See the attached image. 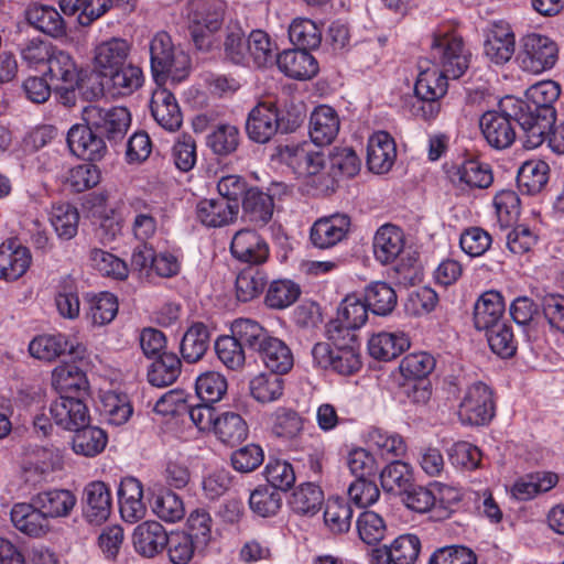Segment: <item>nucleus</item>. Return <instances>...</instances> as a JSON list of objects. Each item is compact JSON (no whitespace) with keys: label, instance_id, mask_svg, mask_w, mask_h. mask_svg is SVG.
I'll use <instances>...</instances> for the list:
<instances>
[{"label":"nucleus","instance_id":"obj_46","mask_svg":"<svg viewBox=\"0 0 564 564\" xmlns=\"http://www.w3.org/2000/svg\"><path fill=\"white\" fill-rule=\"evenodd\" d=\"M209 346V332L203 323H194L183 335L181 355L189 364L203 358Z\"/></svg>","mask_w":564,"mask_h":564},{"label":"nucleus","instance_id":"obj_6","mask_svg":"<svg viewBox=\"0 0 564 564\" xmlns=\"http://www.w3.org/2000/svg\"><path fill=\"white\" fill-rule=\"evenodd\" d=\"M276 158L299 177L316 176L324 169V154L312 141L289 142L276 148Z\"/></svg>","mask_w":564,"mask_h":564},{"label":"nucleus","instance_id":"obj_51","mask_svg":"<svg viewBox=\"0 0 564 564\" xmlns=\"http://www.w3.org/2000/svg\"><path fill=\"white\" fill-rule=\"evenodd\" d=\"M106 444V433L101 429L88 426V424L76 431L72 441L73 451L85 457L97 456L105 449Z\"/></svg>","mask_w":564,"mask_h":564},{"label":"nucleus","instance_id":"obj_27","mask_svg":"<svg viewBox=\"0 0 564 564\" xmlns=\"http://www.w3.org/2000/svg\"><path fill=\"white\" fill-rule=\"evenodd\" d=\"M410 347L409 336L401 330L379 332L368 339V351L378 360L389 361L399 357Z\"/></svg>","mask_w":564,"mask_h":564},{"label":"nucleus","instance_id":"obj_39","mask_svg":"<svg viewBox=\"0 0 564 564\" xmlns=\"http://www.w3.org/2000/svg\"><path fill=\"white\" fill-rule=\"evenodd\" d=\"M273 198L258 188H250L246 192L242 200L245 218L257 225L264 226L273 215Z\"/></svg>","mask_w":564,"mask_h":564},{"label":"nucleus","instance_id":"obj_2","mask_svg":"<svg viewBox=\"0 0 564 564\" xmlns=\"http://www.w3.org/2000/svg\"><path fill=\"white\" fill-rule=\"evenodd\" d=\"M226 4L221 0H192L186 6V18L192 39L198 50H208L213 35L220 30Z\"/></svg>","mask_w":564,"mask_h":564},{"label":"nucleus","instance_id":"obj_35","mask_svg":"<svg viewBox=\"0 0 564 564\" xmlns=\"http://www.w3.org/2000/svg\"><path fill=\"white\" fill-rule=\"evenodd\" d=\"M52 386L59 392L75 393L85 397L89 391V382L84 370L77 365L64 362L52 371Z\"/></svg>","mask_w":564,"mask_h":564},{"label":"nucleus","instance_id":"obj_25","mask_svg":"<svg viewBox=\"0 0 564 564\" xmlns=\"http://www.w3.org/2000/svg\"><path fill=\"white\" fill-rule=\"evenodd\" d=\"M10 516L13 527L29 536L40 538L50 531V521L33 501L15 503Z\"/></svg>","mask_w":564,"mask_h":564},{"label":"nucleus","instance_id":"obj_23","mask_svg":"<svg viewBox=\"0 0 564 564\" xmlns=\"http://www.w3.org/2000/svg\"><path fill=\"white\" fill-rule=\"evenodd\" d=\"M151 113L154 120L166 131H176L181 128L183 116L174 95L159 87L152 94Z\"/></svg>","mask_w":564,"mask_h":564},{"label":"nucleus","instance_id":"obj_18","mask_svg":"<svg viewBox=\"0 0 564 564\" xmlns=\"http://www.w3.org/2000/svg\"><path fill=\"white\" fill-rule=\"evenodd\" d=\"M89 124H75L67 133V143L73 154L88 161L102 158L106 152L104 139Z\"/></svg>","mask_w":564,"mask_h":564},{"label":"nucleus","instance_id":"obj_32","mask_svg":"<svg viewBox=\"0 0 564 564\" xmlns=\"http://www.w3.org/2000/svg\"><path fill=\"white\" fill-rule=\"evenodd\" d=\"M502 295L494 290L480 295L474 306V325L479 330H487L498 324L505 312Z\"/></svg>","mask_w":564,"mask_h":564},{"label":"nucleus","instance_id":"obj_24","mask_svg":"<svg viewBox=\"0 0 564 564\" xmlns=\"http://www.w3.org/2000/svg\"><path fill=\"white\" fill-rule=\"evenodd\" d=\"M112 498L109 488L102 481H93L84 489V516L90 522L100 524L111 512Z\"/></svg>","mask_w":564,"mask_h":564},{"label":"nucleus","instance_id":"obj_9","mask_svg":"<svg viewBox=\"0 0 564 564\" xmlns=\"http://www.w3.org/2000/svg\"><path fill=\"white\" fill-rule=\"evenodd\" d=\"M83 120L109 140H118L126 134L131 116L124 107L88 105L83 109Z\"/></svg>","mask_w":564,"mask_h":564},{"label":"nucleus","instance_id":"obj_28","mask_svg":"<svg viewBox=\"0 0 564 564\" xmlns=\"http://www.w3.org/2000/svg\"><path fill=\"white\" fill-rule=\"evenodd\" d=\"M132 542L137 553L144 557H153L169 543V536L158 521H144L135 527Z\"/></svg>","mask_w":564,"mask_h":564},{"label":"nucleus","instance_id":"obj_56","mask_svg":"<svg viewBox=\"0 0 564 564\" xmlns=\"http://www.w3.org/2000/svg\"><path fill=\"white\" fill-rule=\"evenodd\" d=\"M227 389L226 377L217 371L204 372L195 382L196 394L205 403L219 402L227 393Z\"/></svg>","mask_w":564,"mask_h":564},{"label":"nucleus","instance_id":"obj_43","mask_svg":"<svg viewBox=\"0 0 564 564\" xmlns=\"http://www.w3.org/2000/svg\"><path fill=\"white\" fill-rule=\"evenodd\" d=\"M549 171V165L544 161L530 160L524 162L517 175L519 189L529 195L541 192L547 183Z\"/></svg>","mask_w":564,"mask_h":564},{"label":"nucleus","instance_id":"obj_61","mask_svg":"<svg viewBox=\"0 0 564 564\" xmlns=\"http://www.w3.org/2000/svg\"><path fill=\"white\" fill-rule=\"evenodd\" d=\"M118 313V300L109 292H101L91 297L88 318L94 326H105L111 323Z\"/></svg>","mask_w":564,"mask_h":564},{"label":"nucleus","instance_id":"obj_4","mask_svg":"<svg viewBox=\"0 0 564 564\" xmlns=\"http://www.w3.org/2000/svg\"><path fill=\"white\" fill-rule=\"evenodd\" d=\"M501 106L505 110L512 109V118L524 132L523 144L527 149H535L543 143L545 134L553 121L552 115H546L541 109L531 106L523 100L507 97Z\"/></svg>","mask_w":564,"mask_h":564},{"label":"nucleus","instance_id":"obj_29","mask_svg":"<svg viewBox=\"0 0 564 564\" xmlns=\"http://www.w3.org/2000/svg\"><path fill=\"white\" fill-rule=\"evenodd\" d=\"M340 121L334 108L321 105L310 117V138L317 145L332 143L339 132Z\"/></svg>","mask_w":564,"mask_h":564},{"label":"nucleus","instance_id":"obj_59","mask_svg":"<svg viewBox=\"0 0 564 564\" xmlns=\"http://www.w3.org/2000/svg\"><path fill=\"white\" fill-rule=\"evenodd\" d=\"M368 443L381 456H402L406 452V444L400 434L379 427L370 429L368 432Z\"/></svg>","mask_w":564,"mask_h":564},{"label":"nucleus","instance_id":"obj_62","mask_svg":"<svg viewBox=\"0 0 564 564\" xmlns=\"http://www.w3.org/2000/svg\"><path fill=\"white\" fill-rule=\"evenodd\" d=\"M218 359L229 370L241 371L246 365L243 347L230 335L220 336L215 343Z\"/></svg>","mask_w":564,"mask_h":564},{"label":"nucleus","instance_id":"obj_38","mask_svg":"<svg viewBox=\"0 0 564 564\" xmlns=\"http://www.w3.org/2000/svg\"><path fill=\"white\" fill-rule=\"evenodd\" d=\"M453 181L462 188H488L494 182V174L487 163L468 160L456 167Z\"/></svg>","mask_w":564,"mask_h":564},{"label":"nucleus","instance_id":"obj_7","mask_svg":"<svg viewBox=\"0 0 564 564\" xmlns=\"http://www.w3.org/2000/svg\"><path fill=\"white\" fill-rule=\"evenodd\" d=\"M326 336L334 346L329 368L344 376L357 372L361 367V357L356 334L340 328L338 324H327Z\"/></svg>","mask_w":564,"mask_h":564},{"label":"nucleus","instance_id":"obj_33","mask_svg":"<svg viewBox=\"0 0 564 564\" xmlns=\"http://www.w3.org/2000/svg\"><path fill=\"white\" fill-rule=\"evenodd\" d=\"M257 351L265 368L271 372L284 375L294 365L291 349L278 337L269 336L262 346H259Z\"/></svg>","mask_w":564,"mask_h":564},{"label":"nucleus","instance_id":"obj_26","mask_svg":"<svg viewBox=\"0 0 564 564\" xmlns=\"http://www.w3.org/2000/svg\"><path fill=\"white\" fill-rule=\"evenodd\" d=\"M130 52L129 43L119 37L100 42L94 50V66L101 76L126 63Z\"/></svg>","mask_w":564,"mask_h":564},{"label":"nucleus","instance_id":"obj_3","mask_svg":"<svg viewBox=\"0 0 564 564\" xmlns=\"http://www.w3.org/2000/svg\"><path fill=\"white\" fill-rule=\"evenodd\" d=\"M431 55L433 64L451 79L459 78L469 65V53L454 32L434 34Z\"/></svg>","mask_w":564,"mask_h":564},{"label":"nucleus","instance_id":"obj_42","mask_svg":"<svg viewBox=\"0 0 564 564\" xmlns=\"http://www.w3.org/2000/svg\"><path fill=\"white\" fill-rule=\"evenodd\" d=\"M47 65L52 82L68 85V87H78L80 70L70 54L54 50Z\"/></svg>","mask_w":564,"mask_h":564},{"label":"nucleus","instance_id":"obj_15","mask_svg":"<svg viewBox=\"0 0 564 564\" xmlns=\"http://www.w3.org/2000/svg\"><path fill=\"white\" fill-rule=\"evenodd\" d=\"M66 350L82 360L86 348L80 344L72 345L68 337L59 333L39 335L29 344L30 355L44 361H53Z\"/></svg>","mask_w":564,"mask_h":564},{"label":"nucleus","instance_id":"obj_52","mask_svg":"<svg viewBox=\"0 0 564 564\" xmlns=\"http://www.w3.org/2000/svg\"><path fill=\"white\" fill-rule=\"evenodd\" d=\"M247 45L248 63L251 61L257 67H264L276 61V45L264 31H252L247 39Z\"/></svg>","mask_w":564,"mask_h":564},{"label":"nucleus","instance_id":"obj_55","mask_svg":"<svg viewBox=\"0 0 564 564\" xmlns=\"http://www.w3.org/2000/svg\"><path fill=\"white\" fill-rule=\"evenodd\" d=\"M89 260L95 270L101 275L123 281L129 275L128 264L116 254L102 249H93Z\"/></svg>","mask_w":564,"mask_h":564},{"label":"nucleus","instance_id":"obj_64","mask_svg":"<svg viewBox=\"0 0 564 564\" xmlns=\"http://www.w3.org/2000/svg\"><path fill=\"white\" fill-rule=\"evenodd\" d=\"M169 536V543L165 544L167 555L173 564H188L195 551H200L194 540L187 535V532L173 531Z\"/></svg>","mask_w":564,"mask_h":564},{"label":"nucleus","instance_id":"obj_11","mask_svg":"<svg viewBox=\"0 0 564 564\" xmlns=\"http://www.w3.org/2000/svg\"><path fill=\"white\" fill-rule=\"evenodd\" d=\"M421 541L415 534H401L390 544L375 547L369 553L370 564H415Z\"/></svg>","mask_w":564,"mask_h":564},{"label":"nucleus","instance_id":"obj_48","mask_svg":"<svg viewBox=\"0 0 564 564\" xmlns=\"http://www.w3.org/2000/svg\"><path fill=\"white\" fill-rule=\"evenodd\" d=\"M365 301L373 314L387 316L394 310L398 297L391 285L377 281L366 288Z\"/></svg>","mask_w":564,"mask_h":564},{"label":"nucleus","instance_id":"obj_58","mask_svg":"<svg viewBox=\"0 0 564 564\" xmlns=\"http://www.w3.org/2000/svg\"><path fill=\"white\" fill-rule=\"evenodd\" d=\"M181 372V361L174 354H163L152 364L149 382L155 387L172 384Z\"/></svg>","mask_w":564,"mask_h":564},{"label":"nucleus","instance_id":"obj_13","mask_svg":"<svg viewBox=\"0 0 564 564\" xmlns=\"http://www.w3.org/2000/svg\"><path fill=\"white\" fill-rule=\"evenodd\" d=\"M375 259L381 264H390L402 257L406 250L404 231L391 224L382 225L373 236Z\"/></svg>","mask_w":564,"mask_h":564},{"label":"nucleus","instance_id":"obj_21","mask_svg":"<svg viewBox=\"0 0 564 564\" xmlns=\"http://www.w3.org/2000/svg\"><path fill=\"white\" fill-rule=\"evenodd\" d=\"M32 262L30 250L18 240L11 239L0 245V279L15 281L20 279Z\"/></svg>","mask_w":564,"mask_h":564},{"label":"nucleus","instance_id":"obj_57","mask_svg":"<svg viewBox=\"0 0 564 564\" xmlns=\"http://www.w3.org/2000/svg\"><path fill=\"white\" fill-rule=\"evenodd\" d=\"M249 506L258 517H274L282 507V496L271 487L261 486L250 494Z\"/></svg>","mask_w":564,"mask_h":564},{"label":"nucleus","instance_id":"obj_47","mask_svg":"<svg viewBox=\"0 0 564 564\" xmlns=\"http://www.w3.org/2000/svg\"><path fill=\"white\" fill-rule=\"evenodd\" d=\"M111 4V0H59L61 10L67 15L78 13V22L82 25H89L99 19Z\"/></svg>","mask_w":564,"mask_h":564},{"label":"nucleus","instance_id":"obj_12","mask_svg":"<svg viewBox=\"0 0 564 564\" xmlns=\"http://www.w3.org/2000/svg\"><path fill=\"white\" fill-rule=\"evenodd\" d=\"M488 111L480 118L479 126L482 135L489 145L501 150L509 148L516 140V129L512 121V113Z\"/></svg>","mask_w":564,"mask_h":564},{"label":"nucleus","instance_id":"obj_1","mask_svg":"<svg viewBox=\"0 0 564 564\" xmlns=\"http://www.w3.org/2000/svg\"><path fill=\"white\" fill-rule=\"evenodd\" d=\"M150 61L152 75L158 83L167 77L178 83L188 75L189 56L174 46L166 32H159L151 40Z\"/></svg>","mask_w":564,"mask_h":564},{"label":"nucleus","instance_id":"obj_50","mask_svg":"<svg viewBox=\"0 0 564 564\" xmlns=\"http://www.w3.org/2000/svg\"><path fill=\"white\" fill-rule=\"evenodd\" d=\"M110 89L115 95L128 96L139 89L143 83V73L140 67L132 64H122L107 74Z\"/></svg>","mask_w":564,"mask_h":564},{"label":"nucleus","instance_id":"obj_60","mask_svg":"<svg viewBox=\"0 0 564 564\" xmlns=\"http://www.w3.org/2000/svg\"><path fill=\"white\" fill-rule=\"evenodd\" d=\"M352 509L341 498H329L324 511V521L334 533L347 532L351 525Z\"/></svg>","mask_w":564,"mask_h":564},{"label":"nucleus","instance_id":"obj_22","mask_svg":"<svg viewBox=\"0 0 564 564\" xmlns=\"http://www.w3.org/2000/svg\"><path fill=\"white\" fill-rule=\"evenodd\" d=\"M239 213V203L224 199H202L196 206V217L206 227L217 228L234 223Z\"/></svg>","mask_w":564,"mask_h":564},{"label":"nucleus","instance_id":"obj_63","mask_svg":"<svg viewBox=\"0 0 564 564\" xmlns=\"http://www.w3.org/2000/svg\"><path fill=\"white\" fill-rule=\"evenodd\" d=\"M486 332L489 347L494 354L501 358L514 356L518 343L510 325L500 323Z\"/></svg>","mask_w":564,"mask_h":564},{"label":"nucleus","instance_id":"obj_31","mask_svg":"<svg viewBox=\"0 0 564 564\" xmlns=\"http://www.w3.org/2000/svg\"><path fill=\"white\" fill-rule=\"evenodd\" d=\"M276 64L282 73L295 79H308L318 70L314 56L301 48L282 52L276 56Z\"/></svg>","mask_w":564,"mask_h":564},{"label":"nucleus","instance_id":"obj_30","mask_svg":"<svg viewBox=\"0 0 564 564\" xmlns=\"http://www.w3.org/2000/svg\"><path fill=\"white\" fill-rule=\"evenodd\" d=\"M32 501L48 520L68 517L77 503V498L68 489L55 488L39 492L33 497Z\"/></svg>","mask_w":564,"mask_h":564},{"label":"nucleus","instance_id":"obj_10","mask_svg":"<svg viewBox=\"0 0 564 564\" xmlns=\"http://www.w3.org/2000/svg\"><path fill=\"white\" fill-rule=\"evenodd\" d=\"M516 52V34L510 23L492 21L484 29V56L495 65H505Z\"/></svg>","mask_w":564,"mask_h":564},{"label":"nucleus","instance_id":"obj_8","mask_svg":"<svg viewBox=\"0 0 564 564\" xmlns=\"http://www.w3.org/2000/svg\"><path fill=\"white\" fill-rule=\"evenodd\" d=\"M495 415L492 390L484 382L470 384L464 392L459 406L458 419L464 425H485Z\"/></svg>","mask_w":564,"mask_h":564},{"label":"nucleus","instance_id":"obj_34","mask_svg":"<svg viewBox=\"0 0 564 564\" xmlns=\"http://www.w3.org/2000/svg\"><path fill=\"white\" fill-rule=\"evenodd\" d=\"M248 425L245 419L235 411H220L214 422L213 434L220 443L235 446L248 436Z\"/></svg>","mask_w":564,"mask_h":564},{"label":"nucleus","instance_id":"obj_49","mask_svg":"<svg viewBox=\"0 0 564 564\" xmlns=\"http://www.w3.org/2000/svg\"><path fill=\"white\" fill-rule=\"evenodd\" d=\"M48 219L59 238L69 240L76 236L79 214L77 208L73 205L68 203L54 204L51 208Z\"/></svg>","mask_w":564,"mask_h":564},{"label":"nucleus","instance_id":"obj_54","mask_svg":"<svg viewBox=\"0 0 564 564\" xmlns=\"http://www.w3.org/2000/svg\"><path fill=\"white\" fill-rule=\"evenodd\" d=\"M230 332V336L240 343L241 346L246 345L256 351L270 336L258 322L250 318L235 319L231 324Z\"/></svg>","mask_w":564,"mask_h":564},{"label":"nucleus","instance_id":"obj_17","mask_svg":"<svg viewBox=\"0 0 564 564\" xmlns=\"http://www.w3.org/2000/svg\"><path fill=\"white\" fill-rule=\"evenodd\" d=\"M350 219L347 215L335 214L317 219L310 232L312 243L319 249H328L343 241L349 231Z\"/></svg>","mask_w":564,"mask_h":564},{"label":"nucleus","instance_id":"obj_40","mask_svg":"<svg viewBox=\"0 0 564 564\" xmlns=\"http://www.w3.org/2000/svg\"><path fill=\"white\" fill-rule=\"evenodd\" d=\"M324 502L322 489L313 482H304L297 486L289 499L292 511L301 516L316 514Z\"/></svg>","mask_w":564,"mask_h":564},{"label":"nucleus","instance_id":"obj_53","mask_svg":"<svg viewBox=\"0 0 564 564\" xmlns=\"http://www.w3.org/2000/svg\"><path fill=\"white\" fill-rule=\"evenodd\" d=\"M289 37L297 48L314 50L322 42V30L310 19L296 18L289 26Z\"/></svg>","mask_w":564,"mask_h":564},{"label":"nucleus","instance_id":"obj_14","mask_svg":"<svg viewBox=\"0 0 564 564\" xmlns=\"http://www.w3.org/2000/svg\"><path fill=\"white\" fill-rule=\"evenodd\" d=\"M82 398L61 397L52 402L50 413L56 425L76 432L89 423V410Z\"/></svg>","mask_w":564,"mask_h":564},{"label":"nucleus","instance_id":"obj_45","mask_svg":"<svg viewBox=\"0 0 564 564\" xmlns=\"http://www.w3.org/2000/svg\"><path fill=\"white\" fill-rule=\"evenodd\" d=\"M133 409L127 394L107 391L100 399V413L111 425L120 426L128 422Z\"/></svg>","mask_w":564,"mask_h":564},{"label":"nucleus","instance_id":"obj_44","mask_svg":"<svg viewBox=\"0 0 564 564\" xmlns=\"http://www.w3.org/2000/svg\"><path fill=\"white\" fill-rule=\"evenodd\" d=\"M369 307L366 301L356 295H347L338 308V318L328 324H338L340 328L355 329L362 327L368 319Z\"/></svg>","mask_w":564,"mask_h":564},{"label":"nucleus","instance_id":"obj_16","mask_svg":"<svg viewBox=\"0 0 564 564\" xmlns=\"http://www.w3.org/2000/svg\"><path fill=\"white\" fill-rule=\"evenodd\" d=\"M230 251L237 260L254 265L264 263L270 253L267 241L251 229H241L234 235Z\"/></svg>","mask_w":564,"mask_h":564},{"label":"nucleus","instance_id":"obj_5","mask_svg":"<svg viewBox=\"0 0 564 564\" xmlns=\"http://www.w3.org/2000/svg\"><path fill=\"white\" fill-rule=\"evenodd\" d=\"M517 58L524 72L541 74L552 69L557 63L558 46L546 35L529 33L520 40Z\"/></svg>","mask_w":564,"mask_h":564},{"label":"nucleus","instance_id":"obj_41","mask_svg":"<svg viewBox=\"0 0 564 564\" xmlns=\"http://www.w3.org/2000/svg\"><path fill=\"white\" fill-rule=\"evenodd\" d=\"M274 372H260L249 382L251 397L260 403H270L281 399L284 392V379Z\"/></svg>","mask_w":564,"mask_h":564},{"label":"nucleus","instance_id":"obj_19","mask_svg":"<svg viewBox=\"0 0 564 564\" xmlns=\"http://www.w3.org/2000/svg\"><path fill=\"white\" fill-rule=\"evenodd\" d=\"M248 137L257 143H267L279 130V115L274 105L260 102L250 112L246 123Z\"/></svg>","mask_w":564,"mask_h":564},{"label":"nucleus","instance_id":"obj_20","mask_svg":"<svg viewBox=\"0 0 564 564\" xmlns=\"http://www.w3.org/2000/svg\"><path fill=\"white\" fill-rule=\"evenodd\" d=\"M397 159V147L393 138L386 131H377L368 139L367 165L376 174H384L391 170Z\"/></svg>","mask_w":564,"mask_h":564},{"label":"nucleus","instance_id":"obj_36","mask_svg":"<svg viewBox=\"0 0 564 564\" xmlns=\"http://www.w3.org/2000/svg\"><path fill=\"white\" fill-rule=\"evenodd\" d=\"M448 79L433 63L422 61L414 86L415 95L422 98H442L447 91Z\"/></svg>","mask_w":564,"mask_h":564},{"label":"nucleus","instance_id":"obj_37","mask_svg":"<svg viewBox=\"0 0 564 564\" xmlns=\"http://www.w3.org/2000/svg\"><path fill=\"white\" fill-rule=\"evenodd\" d=\"M26 20L35 29L52 37L59 39L66 35L64 19L59 12L51 6H30L26 10Z\"/></svg>","mask_w":564,"mask_h":564}]
</instances>
